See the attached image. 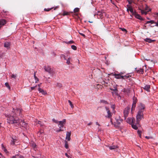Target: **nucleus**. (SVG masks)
<instances>
[{"label":"nucleus","instance_id":"6ab92c4d","mask_svg":"<svg viewBox=\"0 0 158 158\" xmlns=\"http://www.w3.org/2000/svg\"><path fill=\"white\" fill-rule=\"evenodd\" d=\"M139 125V124H137V123L136 122V123H135V124H132L131 126H132V127L133 129H134L135 130H137L138 129L137 126Z\"/></svg>","mask_w":158,"mask_h":158},{"label":"nucleus","instance_id":"bb28decb","mask_svg":"<svg viewBox=\"0 0 158 158\" xmlns=\"http://www.w3.org/2000/svg\"><path fill=\"white\" fill-rule=\"evenodd\" d=\"M131 121L132 124L136 123V121H135V119L134 118H131Z\"/></svg>","mask_w":158,"mask_h":158},{"label":"nucleus","instance_id":"423d86ee","mask_svg":"<svg viewBox=\"0 0 158 158\" xmlns=\"http://www.w3.org/2000/svg\"><path fill=\"white\" fill-rule=\"evenodd\" d=\"M130 107H127L123 111L124 116L125 118H126L127 116Z\"/></svg>","mask_w":158,"mask_h":158},{"label":"nucleus","instance_id":"dca6fc26","mask_svg":"<svg viewBox=\"0 0 158 158\" xmlns=\"http://www.w3.org/2000/svg\"><path fill=\"white\" fill-rule=\"evenodd\" d=\"M10 43L8 42H6L4 43V47L8 49L10 48Z\"/></svg>","mask_w":158,"mask_h":158},{"label":"nucleus","instance_id":"5701e85b","mask_svg":"<svg viewBox=\"0 0 158 158\" xmlns=\"http://www.w3.org/2000/svg\"><path fill=\"white\" fill-rule=\"evenodd\" d=\"M2 150H3L5 152L7 153L8 152L7 150L6 149L5 147L4 146L3 144H2Z\"/></svg>","mask_w":158,"mask_h":158},{"label":"nucleus","instance_id":"c756f323","mask_svg":"<svg viewBox=\"0 0 158 158\" xmlns=\"http://www.w3.org/2000/svg\"><path fill=\"white\" fill-rule=\"evenodd\" d=\"M79 11V9L78 8H76L73 10L74 13L77 12Z\"/></svg>","mask_w":158,"mask_h":158},{"label":"nucleus","instance_id":"e2e57ef3","mask_svg":"<svg viewBox=\"0 0 158 158\" xmlns=\"http://www.w3.org/2000/svg\"><path fill=\"white\" fill-rule=\"evenodd\" d=\"M57 8V7H55V8H54V10H56V9Z\"/></svg>","mask_w":158,"mask_h":158},{"label":"nucleus","instance_id":"20e7f679","mask_svg":"<svg viewBox=\"0 0 158 158\" xmlns=\"http://www.w3.org/2000/svg\"><path fill=\"white\" fill-rule=\"evenodd\" d=\"M105 109L107 114V115L105 117L106 118L110 119V121L111 123V124H113V123L112 121V119L111 118L112 114L110 112L109 108L108 107H105Z\"/></svg>","mask_w":158,"mask_h":158},{"label":"nucleus","instance_id":"f257e3e1","mask_svg":"<svg viewBox=\"0 0 158 158\" xmlns=\"http://www.w3.org/2000/svg\"><path fill=\"white\" fill-rule=\"evenodd\" d=\"M139 110L136 116L137 124H139L140 120L143 118V111L145 108V106L144 104L140 103L139 106Z\"/></svg>","mask_w":158,"mask_h":158},{"label":"nucleus","instance_id":"f704fd0d","mask_svg":"<svg viewBox=\"0 0 158 158\" xmlns=\"http://www.w3.org/2000/svg\"><path fill=\"white\" fill-rule=\"evenodd\" d=\"M56 86L59 88H61L62 86V84L60 83H57L56 84Z\"/></svg>","mask_w":158,"mask_h":158},{"label":"nucleus","instance_id":"473e14b6","mask_svg":"<svg viewBox=\"0 0 158 158\" xmlns=\"http://www.w3.org/2000/svg\"><path fill=\"white\" fill-rule=\"evenodd\" d=\"M12 140H11V144L12 145H13L15 144V141L16 140L15 139H14L13 138H12Z\"/></svg>","mask_w":158,"mask_h":158},{"label":"nucleus","instance_id":"a19ab883","mask_svg":"<svg viewBox=\"0 0 158 158\" xmlns=\"http://www.w3.org/2000/svg\"><path fill=\"white\" fill-rule=\"evenodd\" d=\"M111 107L113 109V110H114L115 109V106L114 105H112L111 106Z\"/></svg>","mask_w":158,"mask_h":158},{"label":"nucleus","instance_id":"f3484780","mask_svg":"<svg viewBox=\"0 0 158 158\" xmlns=\"http://www.w3.org/2000/svg\"><path fill=\"white\" fill-rule=\"evenodd\" d=\"M144 40L145 41L148 42L149 43H151L155 41V40H152L149 38H146Z\"/></svg>","mask_w":158,"mask_h":158},{"label":"nucleus","instance_id":"cd10ccee","mask_svg":"<svg viewBox=\"0 0 158 158\" xmlns=\"http://www.w3.org/2000/svg\"><path fill=\"white\" fill-rule=\"evenodd\" d=\"M5 85L6 87L9 89L10 90V86L9 85V84L7 82H6L5 83Z\"/></svg>","mask_w":158,"mask_h":158},{"label":"nucleus","instance_id":"37998d69","mask_svg":"<svg viewBox=\"0 0 158 158\" xmlns=\"http://www.w3.org/2000/svg\"><path fill=\"white\" fill-rule=\"evenodd\" d=\"M19 156V155H16L15 156H13L12 157V158H18L19 157H18Z\"/></svg>","mask_w":158,"mask_h":158},{"label":"nucleus","instance_id":"0eeeda50","mask_svg":"<svg viewBox=\"0 0 158 158\" xmlns=\"http://www.w3.org/2000/svg\"><path fill=\"white\" fill-rule=\"evenodd\" d=\"M113 75L114 76L115 78L117 79H125V78H127V77L126 76H123L121 75L120 74H113Z\"/></svg>","mask_w":158,"mask_h":158},{"label":"nucleus","instance_id":"e433bc0d","mask_svg":"<svg viewBox=\"0 0 158 158\" xmlns=\"http://www.w3.org/2000/svg\"><path fill=\"white\" fill-rule=\"evenodd\" d=\"M37 123L40 124V126L42 127H43V126H44V125H42L41 124V121H37Z\"/></svg>","mask_w":158,"mask_h":158},{"label":"nucleus","instance_id":"69168bd1","mask_svg":"<svg viewBox=\"0 0 158 158\" xmlns=\"http://www.w3.org/2000/svg\"><path fill=\"white\" fill-rule=\"evenodd\" d=\"M89 23H93V22H91V21H89Z\"/></svg>","mask_w":158,"mask_h":158},{"label":"nucleus","instance_id":"b1692460","mask_svg":"<svg viewBox=\"0 0 158 158\" xmlns=\"http://www.w3.org/2000/svg\"><path fill=\"white\" fill-rule=\"evenodd\" d=\"M66 140L68 141H69V132H67L66 134Z\"/></svg>","mask_w":158,"mask_h":158},{"label":"nucleus","instance_id":"2eb2a0df","mask_svg":"<svg viewBox=\"0 0 158 158\" xmlns=\"http://www.w3.org/2000/svg\"><path fill=\"white\" fill-rule=\"evenodd\" d=\"M38 90L40 93H41L43 95H46L47 94V92L44 90L43 89L41 88L40 87H39L38 89Z\"/></svg>","mask_w":158,"mask_h":158},{"label":"nucleus","instance_id":"4be33fe9","mask_svg":"<svg viewBox=\"0 0 158 158\" xmlns=\"http://www.w3.org/2000/svg\"><path fill=\"white\" fill-rule=\"evenodd\" d=\"M108 147L110 149V150L116 149L118 147L117 146H115V145H113L112 146H108Z\"/></svg>","mask_w":158,"mask_h":158},{"label":"nucleus","instance_id":"c85d7f7f","mask_svg":"<svg viewBox=\"0 0 158 158\" xmlns=\"http://www.w3.org/2000/svg\"><path fill=\"white\" fill-rule=\"evenodd\" d=\"M53 8V7H52L51 8H45L44 9V10L45 11H49L51 10Z\"/></svg>","mask_w":158,"mask_h":158},{"label":"nucleus","instance_id":"412c9836","mask_svg":"<svg viewBox=\"0 0 158 158\" xmlns=\"http://www.w3.org/2000/svg\"><path fill=\"white\" fill-rule=\"evenodd\" d=\"M30 145L34 149H35V148H36V145L35 143H34L33 142H31L30 143Z\"/></svg>","mask_w":158,"mask_h":158},{"label":"nucleus","instance_id":"a18cd8bd","mask_svg":"<svg viewBox=\"0 0 158 158\" xmlns=\"http://www.w3.org/2000/svg\"><path fill=\"white\" fill-rule=\"evenodd\" d=\"M138 134H139V136H141V131H137Z\"/></svg>","mask_w":158,"mask_h":158},{"label":"nucleus","instance_id":"ea45409f","mask_svg":"<svg viewBox=\"0 0 158 158\" xmlns=\"http://www.w3.org/2000/svg\"><path fill=\"white\" fill-rule=\"evenodd\" d=\"M110 89L114 92L117 91H118L117 89L116 88H115L114 89Z\"/></svg>","mask_w":158,"mask_h":158},{"label":"nucleus","instance_id":"4c0bfd02","mask_svg":"<svg viewBox=\"0 0 158 158\" xmlns=\"http://www.w3.org/2000/svg\"><path fill=\"white\" fill-rule=\"evenodd\" d=\"M101 103H104V104H107V101H105V100H102L101 101Z\"/></svg>","mask_w":158,"mask_h":158},{"label":"nucleus","instance_id":"ddd939ff","mask_svg":"<svg viewBox=\"0 0 158 158\" xmlns=\"http://www.w3.org/2000/svg\"><path fill=\"white\" fill-rule=\"evenodd\" d=\"M135 71L137 73H139L140 74H143L144 72V70L143 69H139L136 68L135 69Z\"/></svg>","mask_w":158,"mask_h":158},{"label":"nucleus","instance_id":"79ce46f5","mask_svg":"<svg viewBox=\"0 0 158 158\" xmlns=\"http://www.w3.org/2000/svg\"><path fill=\"white\" fill-rule=\"evenodd\" d=\"M79 34L80 35H81L83 36L85 38L86 36H85V35L84 34L81 33L80 32H79Z\"/></svg>","mask_w":158,"mask_h":158},{"label":"nucleus","instance_id":"1a4fd4ad","mask_svg":"<svg viewBox=\"0 0 158 158\" xmlns=\"http://www.w3.org/2000/svg\"><path fill=\"white\" fill-rule=\"evenodd\" d=\"M116 119V122H115V123L114 124V127H117L119 126L121 122L123 120L120 118L117 119Z\"/></svg>","mask_w":158,"mask_h":158},{"label":"nucleus","instance_id":"9d476101","mask_svg":"<svg viewBox=\"0 0 158 158\" xmlns=\"http://www.w3.org/2000/svg\"><path fill=\"white\" fill-rule=\"evenodd\" d=\"M127 11L128 12H129V11H130V12L133 15L134 13L135 12H134L133 9L131 6H130L129 5H127Z\"/></svg>","mask_w":158,"mask_h":158},{"label":"nucleus","instance_id":"9b49d317","mask_svg":"<svg viewBox=\"0 0 158 158\" xmlns=\"http://www.w3.org/2000/svg\"><path fill=\"white\" fill-rule=\"evenodd\" d=\"M133 15H134L135 17L136 18L142 20H143V19L141 16L136 13V12H135L134 13Z\"/></svg>","mask_w":158,"mask_h":158},{"label":"nucleus","instance_id":"6e6d98bb","mask_svg":"<svg viewBox=\"0 0 158 158\" xmlns=\"http://www.w3.org/2000/svg\"><path fill=\"white\" fill-rule=\"evenodd\" d=\"M156 25V26H158V21H157V23H155Z\"/></svg>","mask_w":158,"mask_h":158},{"label":"nucleus","instance_id":"a211bd4d","mask_svg":"<svg viewBox=\"0 0 158 158\" xmlns=\"http://www.w3.org/2000/svg\"><path fill=\"white\" fill-rule=\"evenodd\" d=\"M144 89H145L148 92L150 91V85H146L144 86V87H143Z\"/></svg>","mask_w":158,"mask_h":158},{"label":"nucleus","instance_id":"de8ad7c7","mask_svg":"<svg viewBox=\"0 0 158 158\" xmlns=\"http://www.w3.org/2000/svg\"><path fill=\"white\" fill-rule=\"evenodd\" d=\"M141 13L142 14H143L145 13V12L143 10H141Z\"/></svg>","mask_w":158,"mask_h":158},{"label":"nucleus","instance_id":"c03bdc74","mask_svg":"<svg viewBox=\"0 0 158 158\" xmlns=\"http://www.w3.org/2000/svg\"><path fill=\"white\" fill-rule=\"evenodd\" d=\"M37 85H36L35 86L31 87V90H33L35 88H36L37 87Z\"/></svg>","mask_w":158,"mask_h":158},{"label":"nucleus","instance_id":"f8f14e48","mask_svg":"<svg viewBox=\"0 0 158 158\" xmlns=\"http://www.w3.org/2000/svg\"><path fill=\"white\" fill-rule=\"evenodd\" d=\"M68 56V55H67L66 56L64 55H61V58H63L64 60H67L66 63L68 64H69V58L67 57Z\"/></svg>","mask_w":158,"mask_h":158},{"label":"nucleus","instance_id":"3c124183","mask_svg":"<svg viewBox=\"0 0 158 158\" xmlns=\"http://www.w3.org/2000/svg\"><path fill=\"white\" fill-rule=\"evenodd\" d=\"M92 122H90L88 124V126H89V125H92Z\"/></svg>","mask_w":158,"mask_h":158},{"label":"nucleus","instance_id":"13d9d810","mask_svg":"<svg viewBox=\"0 0 158 158\" xmlns=\"http://www.w3.org/2000/svg\"><path fill=\"white\" fill-rule=\"evenodd\" d=\"M67 13H68L64 12L63 14L64 15H67Z\"/></svg>","mask_w":158,"mask_h":158},{"label":"nucleus","instance_id":"774afa93","mask_svg":"<svg viewBox=\"0 0 158 158\" xmlns=\"http://www.w3.org/2000/svg\"><path fill=\"white\" fill-rule=\"evenodd\" d=\"M156 15H157V16H158V13H157Z\"/></svg>","mask_w":158,"mask_h":158},{"label":"nucleus","instance_id":"aec40b11","mask_svg":"<svg viewBox=\"0 0 158 158\" xmlns=\"http://www.w3.org/2000/svg\"><path fill=\"white\" fill-rule=\"evenodd\" d=\"M36 72H35L34 74V76L35 80V83H37L39 81V79L36 76Z\"/></svg>","mask_w":158,"mask_h":158},{"label":"nucleus","instance_id":"338daca9","mask_svg":"<svg viewBox=\"0 0 158 158\" xmlns=\"http://www.w3.org/2000/svg\"><path fill=\"white\" fill-rule=\"evenodd\" d=\"M1 123H0V128H1Z\"/></svg>","mask_w":158,"mask_h":158},{"label":"nucleus","instance_id":"680f3d73","mask_svg":"<svg viewBox=\"0 0 158 158\" xmlns=\"http://www.w3.org/2000/svg\"><path fill=\"white\" fill-rule=\"evenodd\" d=\"M64 42L66 44H69V42Z\"/></svg>","mask_w":158,"mask_h":158},{"label":"nucleus","instance_id":"72a5a7b5","mask_svg":"<svg viewBox=\"0 0 158 158\" xmlns=\"http://www.w3.org/2000/svg\"><path fill=\"white\" fill-rule=\"evenodd\" d=\"M123 92H126L127 93H130V91L129 89H124L123 90Z\"/></svg>","mask_w":158,"mask_h":158},{"label":"nucleus","instance_id":"58836bf2","mask_svg":"<svg viewBox=\"0 0 158 158\" xmlns=\"http://www.w3.org/2000/svg\"><path fill=\"white\" fill-rule=\"evenodd\" d=\"M70 106L72 108H73L74 107V106L73 104L72 103V102L70 101Z\"/></svg>","mask_w":158,"mask_h":158},{"label":"nucleus","instance_id":"09e8293b","mask_svg":"<svg viewBox=\"0 0 158 158\" xmlns=\"http://www.w3.org/2000/svg\"><path fill=\"white\" fill-rule=\"evenodd\" d=\"M65 155L66 156H67L68 158L69 157V155H68V154L67 153H65Z\"/></svg>","mask_w":158,"mask_h":158},{"label":"nucleus","instance_id":"7ed1b4c3","mask_svg":"<svg viewBox=\"0 0 158 158\" xmlns=\"http://www.w3.org/2000/svg\"><path fill=\"white\" fill-rule=\"evenodd\" d=\"M19 121L18 120V119L14 118L13 116H9L7 118V122L8 123L10 124H14V125L17 126V124H18Z\"/></svg>","mask_w":158,"mask_h":158},{"label":"nucleus","instance_id":"2f4dec72","mask_svg":"<svg viewBox=\"0 0 158 158\" xmlns=\"http://www.w3.org/2000/svg\"><path fill=\"white\" fill-rule=\"evenodd\" d=\"M71 48H72V49H73L74 50H76L77 49V47L74 45H72L71 46Z\"/></svg>","mask_w":158,"mask_h":158},{"label":"nucleus","instance_id":"6e6552de","mask_svg":"<svg viewBox=\"0 0 158 158\" xmlns=\"http://www.w3.org/2000/svg\"><path fill=\"white\" fill-rule=\"evenodd\" d=\"M45 70L50 74H52L53 73L52 70L48 66H45L44 67Z\"/></svg>","mask_w":158,"mask_h":158},{"label":"nucleus","instance_id":"5fc2aeb1","mask_svg":"<svg viewBox=\"0 0 158 158\" xmlns=\"http://www.w3.org/2000/svg\"><path fill=\"white\" fill-rule=\"evenodd\" d=\"M19 158H24V157H23V156H18Z\"/></svg>","mask_w":158,"mask_h":158},{"label":"nucleus","instance_id":"864d4df0","mask_svg":"<svg viewBox=\"0 0 158 158\" xmlns=\"http://www.w3.org/2000/svg\"><path fill=\"white\" fill-rule=\"evenodd\" d=\"M121 29H122V31H126V30L124 28H122Z\"/></svg>","mask_w":158,"mask_h":158},{"label":"nucleus","instance_id":"4d7b16f0","mask_svg":"<svg viewBox=\"0 0 158 158\" xmlns=\"http://www.w3.org/2000/svg\"><path fill=\"white\" fill-rule=\"evenodd\" d=\"M145 138H147V139H149L150 138V137L149 136H146L145 137Z\"/></svg>","mask_w":158,"mask_h":158},{"label":"nucleus","instance_id":"39448f33","mask_svg":"<svg viewBox=\"0 0 158 158\" xmlns=\"http://www.w3.org/2000/svg\"><path fill=\"white\" fill-rule=\"evenodd\" d=\"M18 120L19 121V123L18 124H17V126H21L22 127H27V124L24 122V121L19 119H18Z\"/></svg>","mask_w":158,"mask_h":158},{"label":"nucleus","instance_id":"bf43d9fd","mask_svg":"<svg viewBox=\"0 0 158 158\" xmlns=\"http://www.w3.org/2000/svg\"><path fill=\"white\" fill-rule=\"evenodd\" d=\"M129 4H131L132 3V1H128Z\"/></svg>","mask_w":158,"mask_h":158},{"label":"nucleus","instance_id":"8fccbe9b","mask_svg":"<svg viewBox=\"0 0 158 158\" xmlns=\"http://www.w3.org/2000/svg\"><path fill=\"white\" fill-rule=\"evenodd\" d=\"M74 43V42L72 40V41H70V44H73V43Z\"/></svg>","mask_w":158,"mask_h":158},{"label":"nucleus","instance_id":"c9c22d12","mask_svg":"<svg viewBox=\"0 0 158 158\" xmlns=\"http://www.w3.org/2000/svg\"><path fill=\"white\" fill-rule=\"evenodd\" d=\"M16 77H17V75L16 74H12L11 76V78H14V79H15Z\"/></svg>","mask_w":158,"mask_h":158},{"label":"nucleus","instance_id":"052dcab7","mask_svg":"<svg viewBox=\"0 0 158 158\" xmlns=\"http://www.w3.org/2000/svg\"><path fill=\"white\" fill-rule=\"evenodd\" d=\"M96 123L97 125L100 126V125L98 123V122H96Z\"/></svg>","mask_w":158,"mask_h":158},{"label":"nucleus","instance_id":"4468645a","mask_svg":"<svg viewBox=\"0 0 158 158\" xmlns=\"http://www.w3.org/2000/svg\"><path fill=\"white\" fill-rule=\"evenodd\" d=\"M133 102L131 108V111L135 110V107L136 106V100H134L133 99Z\"/></svg>","mask_w":158,"mask_h":158},{"label":"nucleus","instance_id":"49530a36","mask_svg":"<svg viewBox=\"0 0 158 158\" xmlns=\"http://www.w3.org/2000/svg\"><path fill=\"white\" fill-rule=\"evenodd\" d=\"M17 111L18 112H19V114H20L21 112V110L20 109H17Z\"/></svg>","mask_w":158,"mask_h":158},{"label":"nucleus","instance_id":"7c9ffc66","mask_svg":"<svg viewBox=\"0 0 158 158\" xmlns=\"http://www.w3.org/2000/svg\"><path fill=\"white\" fill-rule=\"evenodd\" d=\"M64 147L66 149H68V144L66 140L65 141Z\"/></svg>","mask_w":158,"mask_h":158},{"label":"nucleus","instance_id":"a878e982","mask_svg":"<svg viewBox=\"0 0 158 158\" xmlns=\"http://www.w3.org/2000/svg\"><path fill=\"white\" fill-rule=\"evenodd\" d=\"M151 23V24H153V23H156V22H155L153 20H150V21H147L145 24H148V23Z\"/></svg>","mask_w":158,"mask_h":158},{"label":"nucleus","instance_id":"393cba45","mask_svg":"<svg viewBox=\"0 0 158 158\" xmlns=\"http://www.w3.org/2000/svg\"><path fill=\"white\" fill-rule=\"evenodd\" d=\"M44 131L42 130H40L38 132L37 135L38 136H40V135L41 134L43 133Z\"/></svg>","mask_w":158,"mask_h":158},{"label":"nucleus","instance_id":"0e129e2a","mask_svg":"<svg viewBox=\"0 0 158 158\" xmlns=\"http://www.w3.org/2000/svg\"><path fill=\"white\" fill-rule=\"evenodd\" d=\"M38 86H39V87H40V84H38Z\"/></svg>","mask_w":158,"mask_h":158},{"label":"nucleus","instance_id":"f03ea898","mask_svg":"<svg viewBox=\"0 0 158 158\" xmlns=\"http://www.w3.org/2000/svg\"><path fill=\"white\" fill-rule=\"evenodd\" d=\"M53 122L56 123H58V126L60 128L59 129L57 130H56V132H59L60 131H64V129H62V128H63L64 124L66 123V120L65 119H64L62 121H58L55 120L53 119Z\"/></svg>","mask_w":158,"mask_h":158},{"label":"nucleus","instance_id":"603ef678","mask_svg":"<svg viewBox=\"0 0 158 158\" xmlns=\"http://www.w3.org/2000/svg\"><path fill=\"white\" fill-rule=\"evenodd\" d=\"M4 156H3L1 153H0V158H2Z\"/></svg>","mask_w":158,"mask_h":158}]
</instances>
